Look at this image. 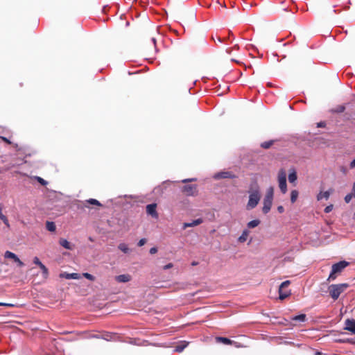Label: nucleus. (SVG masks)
I'll list each match as a JSON object with an SVG mask.
<instances>
[{
  "label": "nucleus",
  "instance_id": "obj_36",
  "mask_svg": "<svg viewBox=\"0 0 355 355\" xmlns=\"http://www.w3.org/2000/svg\"><path fill=\"white\" fill-rule=\"evenodd\" d=\"M149 252H150V253L151 254H155V253L157 252V248L153 247V248H151L150 249V251H149Z\"/></svg>",
  "mask_w": 355,
  "mask_h": 355
},
{
  "label": "nucleus",
  "instance_id": "obj_16",
  "mask_svg": "<svg viewBox=\"0 0 355 355\" xmlns=\"http://www.w3.org/2000/svg\"><path fill=\"white\" fill-rule=\"evenodd\" d=\"M288 178L290 183L294 184L295 185V182L297 179V176L296 171L294 168H291L289 171Z\"/></svg>",
  "mask_w": 355,
  "mask_h": 355
},
{
  "label": "nucleus",
  "instance_id": "obj_17",
  "mask_svg": "<svg viewBox=\"0 0 355 355\" xmlns=\"http://www.w3.org/2000/svg\"><path fill=\"white\" fill-rule=\"evenodd\" d=\"M202 223V219H201V218L196 219L191 223H184L183 224V229H186V228L190 227H195V226H197V225L201 224Z\"/></svg>",
  "mask_w": 355,
  "mask_h": 355
},
{
  "label": "nucleus",
  "instance_id": "obj_8",
  "mask_svg": "<svg viewBox=\"0 0 355 355\" xmlns=\"http://www.w3.org/2000/svg\"><path fill=\"white\" fill-rule=\"evenodd\" d=\"M157 205L155 203L149 204L146 206V212L155 218H158V214L156 210Z\"/></svg>",
  "mask_w": 355,
  "mask_h": 355
},
{
  "label": "nucleus",
  "instance_id": "obj_20",
  "mask_svg": "<svg viewBox=\"0 0 355 355\" xmlns=\"http://www.w3.org/2000/svg\"><path fill=\"white\" fill-rule=\"evenodd\" d=\"M0 219L3 221V223L6 225L7 227H10V223L7 218V217L3 214L2 207L0 206Z\"/></svg>",
  "mask_w": 355,
  "mask_h": 355
},
{
  "label": "nucleus",
  "instance_id": "obj_38",
  "mask_svg": "<svg viewBox=\"0 0 355 355\" xmlns=\"http://www.w3.org/2000/svg\"><path fill=\"white\" fill-rule=\"evenodd\" d=\"M352 193L353 194L354 196V198H355V182H354L353 184V187H352Z\"/></svg>",
  "mask_w": 355,
  "mask_h": 355
},
{
  "label": "nucleus",
  "instance_id": "obj_29",
  "mask_svg": "<svg viewBox=\"0 0 355 355\" xmlns=\"http://www.w3.org/2000/svg\"><path fill=\"white\" fill-rule=\"evenodd\" d=\"M83 276L90 281H94L95 277L88 272L83 273Z\"/></svg>",
  "mask_w": 355,
  "mask_h": 355
},
{
  "label": "nucleus",
  "instance_id": "obj_33",
  "mask_svg": "<svg viewBox=\"0 0 355 355\" xmlns=\"http://www.w3.org/2000/svg\"><path fill=\"white\" fill-rule=\"evenodd\" d=\"M0 306L12 307V306H14V305L12 304L0 302Z\"/></svg>",
  "mask_w": 355,
  "mask_h": 355
},
{
  "label": "nucleus",
  "instance_id": "obj_24",
  "mask_svg": "<svg viewBox=\"0 0 355 355\" xmlns=\"http://www.w3.org/2000/svg\"><path fill=\"white\" fill-rule=\"evenodd\" d=\"M298 191L297 190H292L291 192V201L292 203H294L298 197Z\"/></svg>",
  "mask_w": 355,
  "mask_h": 355
},
{
  "label": "nucleus",
  "instance_id": "obj_34",
  "mask_svg": "<svg viewBox=\"0 0 355 355\" xmlns=\"http://www.w3.org/2000/svg\"><path fill=\"white\" fill-rule=\"evenodd\" d=\"M333 209V205H329L325 207L324 211L325 213H329Z\"/></svg>",
  "mask_w": 355,
  "mask_h": 355
},
{
  "label": "nucleus",
  "instance_id": "obj_30",
  "mask_svg": "<svg viewBox=\"0 0 355 355\" xmlns=\"http://www.w3.org/2000/svg\"><path fill=\"white\" fill-rule=\"evenodd\" d=\"M352 198H354V196L352 193L346 195L345 197V202L349 203L351 201V200L352 199Z\"/></svg>",
  "mask_w": 355,
  "mask_h": 355
},
{
  "label": "nucleus",
  "instance_id": "obj_3",
  "mask_svg": "<svg viewBox=\"0 0 355 355\" xmlns=\"http://www.w3.org/2000/svg\"><path fill=\"white\" fill-rule=\"evenodd\" d=\"M261 198L260 192L258 189L249 192V199L246 205L248 210H251L257 207Z\"/></svg>",
  "mask_w": 355,
  "mask_h": 355
},
{
  "label": "nucleus",
  "instance_id": "obj_12",
  "mask_svg": "<svg viewBox=\"0 0 355 355\" xmlns=\"http://www.w3.org/2000/svg\"><path fill=\"white\" fill-rule=\"evenodd\" d=\"M345 329L351 331L353 334H355V320L347 319L345 321Z\"/></svg>",
  "mask_w": 355,
  "mask_h": 355
},
{
  "label": "nucleus",
  "instance_id": "obj_41",
  "mask_svg": "<svg viewBox=\"0 0 355 355\" xmlns=\"http://www.w3.org/2000/svg\"><path fill=\"white\" fill-rule=\"evenodd\" d=\"M1 139L5 141L6 142H7L8 144H10L11 142L6 137H1Z\"/></svg>",
  "mask_w": 355,
  "mask_h": 355
},
{
  "label": "nucleus",
  "instance_id": "obj_43",
  "mask_svg": "<svg viewBox=\"0 0 355 355\" xmlns=\"http://www.w3.org/2000/svg\"><path fill=\"white\" fill-rule=\"evenodd\" d=\"M152 42L154 44H155V38H152Z\"/></svg>",
  "mask_w": 355,
  "mask_h": 355
},
{
  "label": "nucleus",
  "instance_id": "obj_15",
  "mask_svg": "<svg viewBox=\"0 0 355 355\" xmlns=\"http://www.w3.org/2000/svg\"><path fill=\"white\" fill-rule=\"evenodd\" d=\"M33 263L40 268L44 276H46L48 275L47 268L40 261L38 257H35L33 259Z\"/></svg>",
  "mask_w": 355,
  "mask_h": 355
},
{
  "label": "nucleus",
  "instance_id": "obj_31",
  "mask_svg": "<svg viewBox=\"0 0 355 355\" xmlns=\"http://www.w3.org/2000/svg\"><path fill=\"white\" fill-rule=\"evenodd\" d=\"M186 346H187L186 345H184L183 346L178 345L175 347V351L178 352H181L182 351H183V349L185 348Z\"/></svg>",
  "mask_w": 355,
  "mask_h": 355
},
{
  "label": "nucleus",
  "instance_id": "obj_22",
  "mask_svg": "<svg viewBox=\"0 0 355 355\" xmlns=\"http://www.w3.org/2000/svg\"><path fill=\"white\" fill-rule=\"evenodd\" d=\"M46 227L47 230H49V232H54L56 230L55 224V223H53L52 221H47L46 223Z\"/></svg>",
  "mask_w": 355,
  "mask_h": 355
},
{
  "label": "nucleus",
  "instance_id": "obj_6",
  "mask_svg": "<svg viewBox=\"0 0 355 355\" xmlns=\"http://www.w3.org/2000/svg\"><path fill=\"white\" fill-rule=\"evenodd\" d=\"M291 282L288 280H286L281 284L279 288V298L280 300H284L287 297L291 295V291L286 290L284 291V288H287L290 285Z\"/></svg>",
  "mask_w": 355,
  "mask_h": 355
},
{
  "label": "nucleus",
  "instance_id": "obj_19",
  "mask_svg": "<svg viewBox=\"0 0 355 355\" xmlns=\"http://www.w3.org/2000/svg\"><path fill=\"white\" fill-rule=\"evenodd\" d=\"M330 196V192L327 191L324 192H320L317 196V200L318 201L322 200V199L328 200Z\"/></svg>",
  "mask_w": 355,
  "mask_h": 355
},
{
  "label": "nucleus",
  "instance_id": "obj_23",
  "mask_svg": "<svg viewBox=\"0 0 355 355\" xmlns=\"http://www.w3.org/2000/svg\"><path fill=\"white\" fill-rule=\"evenodd\" d=\"M118 248L125 254H127L130 252V249H129L128 245L124 243H120L118 245Z\"/></svg>",
  "mask_w": 355,
  "mask_h": 355
},
{
  "label": "nucleus",
  "instance_id": "obj_5",
  "mask_svg": "<svg viewBox=\"0 0 355 355\" xmlns=\"http://www.w3.org/2000/svg\"><path fill=\"white\" fill-rule=\"evenodd\" d=\"M277 182L279 189L283 194L287 192L286 172L284 168L279 170L277 173Z\"/></svg>",
  "mask_w": 355,
  "mask_h": 355
},
{
  "label": "nucleus",
  "instance_id": "obj_26",
  "mask_svg": "<svg viewBox=\"0 0 355 355\" xmlns=\"http://www.w3.org/2000/svg\"><path fill=\"white\" fill-rule=\"evenodd\" d=\"M305 319H306L305 314H300V315H296V316H294L293 318H292L293 320H297V321H300V322H304V321H305Z\"/></svg>",
  "mask_w": 355,
  "mask_h": 355
},
{
  "label": "nucleus",
  "instance_id": "obj_18",
  "mask_svg": "<svg viewBox=\"0 0 355 355\" xmlns=\"http://www.w3.org/2000/svg\"><path fill=\"white\" fill-rule=\"evenodd\" d=\"M250 232L248 230H244L241 236L238 238V241L239 243H244L247 241Z\"/></svg>",
  "mask_w": 355,
  "mask_h": 355
},
{
  "label": "nucleus",
  "instance_id": "obj_11",
  "mask_svg": "<svg viewBox=\"0 0 355 355\" xmlns=\"http://www.w3.org/2000/svg\"><path fill=\"white\" fill-rule=\"evenodd\" d=\"M60 245L64 249L72 250L75 248V245L68 241L67 239L61 238L59 240Z\"/></svg>",
  "mask_w": 355,
  "mask_h": 355
},
{
  "label": "nucleus",
  "instance_id": "obj_35",
  "mask_svg": "<svg viewBox=\"0 0 355 355\" xmlns=\"http://www.w3.org/2000/svg\"><path fill=\"white\" fill-rule=\"evenodd\" d=\"M146 240L145 239H141L138 242V245L143 246L146 243Z\"/></svg>",
  "mask_w": 355,
  "mask_h": 355
},
{
  "label": "nucleus",
  "instance_id": "obj_28",
  "mask_svg": "<svg viewBox=\"0 0 355 355\" xmlns=\"http://www.w3.org/2000/svg\"><path fill=\"white\" fill-rule=\"evenodd\" d=\"M272 141H265L261 144V146L266 149L269 148L272 146Z\"/></svg>",
  "mask_w": 355,
  "mask_h": 355
},
{
  "label": "nucleus",
  "instance_id": "obj_10",
  "mask_svg": "<svg viewBox=\"0 0 355 355\" xmlns=\"http://www.w3.org/2000/svg\"><path fill=\"white\" fill-rule=\"evenodd\" d=\"M183 191L187 196H194L197 193V188L196 185H186L183 188Z\"/></svg>",
  "mask_w": 355,
  "mask_h": 355
},
{
  "label": "nucleus",
  "instance_id": "obj_14",
  "mask_svg": "<svg viewBox=\"0 0 355 355\" xmlns=\"http://www.w3.org/2000/svg\"><path fill=\"white\" fill-rule=\"evenodd\" d=\"M60 277L62 278H65L67 279H78L80 278V275L78 273H76V272H73V273L62 272L60 275Z\"/></svg>",
  "mask_w": 355,
  "mask_h": 355
},
{
  "label": "nucleus",
  "instance_id": "obj_1",
  "mask_svg": "<svg viewBox=\"0 0 355 355\" xmlns=\"http://www.w3.org/2000/svg\"><path fill=\"white\" fill-rule=\"evenodd\" d=\"M348 265L349 263L345 261H341L334 264L331 267V271L327 280L329 282L335 280L337 277V275L340 274Z\"/></svg>",
  "mask_w": 355,
  "mask_h": 355
},
{
  "label": "nucleus",
  "instance_id": "obj_25",
  "mask_svg": "<svg viewBox=\"0 0 355 355\" xmlns=\"http://www.w3.org/2000/svg\"><path fill=\"white\" fill-rule=\"evenodd\" d=\"M216 340L219 342H221L222 343L225 344V345H230L232 344V340H230L229 338H225V337H217L216 338Z\"/></svg>",
  "mask_w": 355,
  "mask_h": 355
},
{
  "label": "nucleus",
  "instance_id": "obj_32",
  "mask_svg": "<svg viewBox=\"0 0 355 355\" xmlns=\"http://www.w3.org/2000/svg\"><path fill=\"white\" fill-rule=\"evenodd\" d=\"M173 264L172 263H169L165 265L164 266H163V269L168 270V269L173 268Z\"/></svg>",
  "mask_w": 355,
  "mask_h": 355
},
{
  "label": "nucleus",
  "instance_id": "obj_39",
  "mask_svg": "<svg viewBox=\"0 0 355 355\" xmlns=\"http://www.w3.org/2000/svg\"><path fill=\"white\" fill-rule=\"evenodd\" d=\"M37 179H38V180H39V182H40V183H42V184H46V182H45V180H44L42 178H37Z\"/></svg>",
  "mask_w": 355,
  "mask_h": 355
},
{
  "label": "nucleus",
  "instance_id": "obj_44",
  "mask_svg": "<svg viewBox=\"0 0 355 355\" xmlns=\"http://www.w3.org/2000/svg\"><path fill=\"white\" fill-rule=\"evenodd\" d=\"M109 337H111V336H109ZM105 339L108 340L111 339V338H109L108 336H107V337L105 338Z\"/></svg>",
  "mask_w": 355,
  "mask_h": 355
},
{
  "label": "nucleus",
  "instance_id": "obj_13",
  "mask_svg": "<svg viewBox=\"0 0 355 355\" xmlns=\"http://www.w3.org/2000/svg\"><path fill=\"white\" fill-rule=\"evenodd\" d=\"M131 275L129 274L119 275L115 277V279L120 283H126L131 280Z\"/></svg>",
  "mask_w": 355,
  "mask_h": 355
},
{
  "label": "nucleus",
  "instance_id": "obj_37",
  "mask_svg": "<svg viewBox=\"0 0 355 355\" xmlns=\"http://www.w3.org/2000/svg\"><path fill=\"white\" fill-rule=\"evenodd\" d=\"M277 211L279 212V213H283L284 211V208L283 206L282 205H279L277 207Z\"/></svg>",
  "mask_w": 355,
  "mask_h": 355
},
{
  "label": "nucleus",
  "instance_id": "obj_40",
  "mask_svg": "<svg viewBox=\"0 0 355 355\" xmlns=\"http://www.w3.org/2000/svg\"><path fill=\"white\" fill-rule=\"evenodd\" d=\"M193 180H195L194 179H185V180H182V182H187L193 181Z\"/></svg>",
  "mask_w": 355,
  "mask_h": 355
},
{
  "label": "nucleus",
  "instance_id": "obj_4",
  "mask_svg": "<svg viewBox=\"0 0 355 355\" xmlns=\"http://www.w3.org/2000/svg\"><path fill=\"white\" fill-rule=\"evenodd\" d=\"M347 287V284H332L329 287V294L334 300H337Z\"/></svg>",
  "mask_w": 355,
  "mask_h": 355
},
{
  "label": "nucleus",
  "instance_id": "obj_7",
  "mask_svg": "<svg viewBox=\"0 0 355 355\" xmlns=\"http://www.w3.org/2000/svg\"><path fill=\"white\" fill-rule=\"evenodd\" d=\"M4 257L6 259H12L19 267H22L24 266V263L19 259V257L10 251H6L4 253Z\"/></svg>",
  "mask_w": 355,
  "mask_h": 355
},
{
  "label": "nucleus",
  "instance_id": "obj_9",
  "mask_svg": "<svg viewBox=\"0 0 355 355\" xmlns=\"http://www.w3.org/2000/svg\"><path fill=\"white\" fill-rule=\"evenodd\" d=\"M214 178L216 180L222 178H234L235 175L229 171H223L214 174Z\"/></svg>",
  "mask_w": 355,
  "mask_h": 355
},
{
  "label": "nucleus",
  "instance_id": "obj_2",
  "mask_svg": "<svg viewBox=\"0 0 355 355\" xmlns=\"http://www.w3.org/2000/svg\"><path fill=\"white\" fill-rule=\"evenodd\" d=\"M273 194H274V189L272 187H270L267 189L266 196L263 202V208L262 211L263 214H268L272 207V200H273Z\"/></svg>",
  "mask_w": 355,
  "mask_h": 355
},
{
  "label": "nucleus",
  "instance_id": "obj_21",
  "mask_svg": "<svg viewBox=\"0 0 355 355\" xmlns=\"http://www.w3.org/2000/svg\"><path fill=\"white\" fill-rule=\"evenodd\" d=\"M260 223H261V221L259 219L252 220L248 223L247 227L249 229H252V228L257 227Z\"/></svg>",
  "mask_w": 355,
  "mask_h": 355
},
{
  "label": "nucleus",
  "instance_id": "obj_27",
  "mask_svg": "<svg viewBox=\"0 0 355 355\" xmlns=\"http://www.w3.org/2000/svg\"><path fill=\"white\" fill-rule=\"evenodd\" d=\"M85 203H89L90 205H94L101 206V204L97 200L93 199V198L87 200L85 201Z\"/></svg>",
  "mask_w": 355,
  "mask_h": 355
},
{
  "label": "nucleus",
  "instance_id": "obj_42",
  "mask_svg": "<svg viewBox=\"0 0 355 355\" xmlns=\"http://www.w3.org/2000/svg\"><path fill=\"white\" fill-rule=\"evenodd\" d=\"M323 125H323V123H318V126H319V127H323Z\"/></svg>",
  "mask_w": 355,
  "mask_h": 355
}]
</instances>
